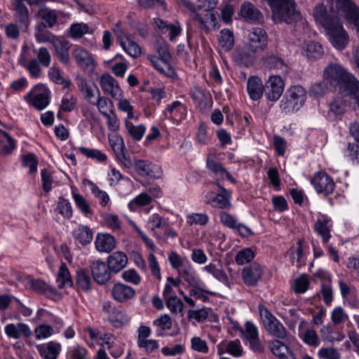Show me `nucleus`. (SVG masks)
Instances as JSON below:
<instances>
[{
    "mask_svg": "<svg viewBox=\"0 0 359 359\" xmlns=\"http://www.w3.org/2000/svg\"><path fill=\"white\" fill-rule=\"evenodd\" d=\"M89 32V26L83 22L72 24L69 29V36L73 39H81Z\"/></svg>",
    "mask_w": 359,
    "mask_h": 359,
    "instance_id": "obj_45",
    "label": "nucleus"
},
{
    "mask_svg": "<svg viewBox=\"0 0 359 359\" xmlns=\"http://www.w3.org/2000/svg\"><path fill=\"white\" fill-rule=\"evenodd\" d=\"M323 53V49L321 45L315 41L308 43L305 49V55L311 59H318Z\"/></svg>",
    "mask_w": 359,
    "mask_h": 359,
    "instance_id": "obj_51",
    "label": "nucleus"
},
{
    "mask_svg": "<svg viewBox=\"0 0 359 359\" xmlns=\"http://www.w3.org/2000/svg\"><path fill=\"white\" fill-rule=\"evenodd\" d=\"M115 243L114 238L109 233H98L96 236L95 245L99 252H111L115 248Z\"/></svg>",
    "mask_w": 359,
    "mask_h": 359,
    "instance_id": "obj_26",
    "label": "nucleus"
},
{
    "mask_svg": "<svg viewBox=\"0 0 359 359\" xmlns=\"http://www.w3.org/2000/svg\"><path fill=\"white\" fill-rule=\"evenodd\" d=\"M186 106L180 101H175L167 105L163 115L169 119L174 118L175 117L184 118L186 116Z\"/></svg>",
    "mask_w": 359,
    "mask_h": 359,
    "instance_id": "obj_29",
    "label": "nucleus"
},
{
    "mask_svg": "<svg viewBox=\"0 0 359 359\" xmlns=\"http://www.w3.org/2000/svg\"><path fill=\"white\" fill-rule=\"evenodd\" d=\"M15 20L20 23L22 32H27L29 25V11L25 5L21 2L17 3L13 15Z\"/></svg>",
    "mask_w": 359,
    "mask_h": 359,
    "instance_id": "obj_25",
    "label": "nucleus"
},
{
    "mask_svg": "<svg viewBox=\"0 0 359 359\" xmlns=\"http://www.w3.org/2000/svg\"><path fill=\"white\" fill-rule=\"evenodd\" d=\"M178 273L191 287H198L202 283L191 264L181 269Z\"/></svg>",
    "mask_w": 359,
    "mask_h": 359,
    "instance_id": "obj_33",
    "label": "nucleus"
},
{
    "mask_svg": "<svg viewBox=\"0 0 359 359\" xmlns=\"http://www.w3.org/2000/svg\"><path fill=\"white\" fill-rule=\"evenodd\" d=\"M219 42L224 50H230L234 44L233 32L228 29H222L220 32Z\"/></svg>",
    "mask_w": 359,
    "mask_h": 359,
    "instance_id": "obj_46",
    "label": "nucleus"
},
{
    "mask_svg": "<svg viewBox=\"0 0 359 359\" xmlns=\"http://www.w3.org/2000/svg\"><path fill=\"white\" fill-rule=\"evenodd\" d=\"M78 151L85 156L93 159H96L99 162H104L107 159L105 154L95 149H89L84 147L78 148Z\"/></svg>",
    "mask_w": 359,
    "mask_h": 359,
    "instance_id": "obj_47",
    "label": "nucleus"
},
{
    "mask_svg": "<svg viewBox=\"0 0 359 359\" xmlns=\"http://www.w3.org/2000/svg\"><path fill=\"white\" fill-rule=\"evenodd\" d=\"M168 261L172 268L177 272L190 264L187 257L180 256L175 251L170 252L168 255Z\"/></svg>",
    "mask_w": 359,
    "mask_h": 359,
    "instance_id": "obj_41",
    "label": "nucleus"
},
{
    "mask_svg": "<svg viewBox=\"0 0 359 359\" xmlns=\"http://www.w3.org/2000/svg\"><path fill=\"white\" fill-rule=\"evenodd\" d=\"M218 187L222 191V194H216L214 192H208L205 195V201L212 207L217 208H227L231 206L229 196L226 189L217 183Z\"/></svg>",
    "mask_w": 359,
    "mask_h": 359,
    "instance_id": "obj_16",
    "label": "nucleus"
},
{
    "mask_svg": "<svg viewBox=\"0 0 359 359\" xmlns=\"http://www.w3.org/2000/svg\"><path fill=\"white\" fill-rule=\"evenodd\" d=\"M110 323L115 327H121L127 325L130 318L123 309L118 307H113L108 317Z\"/></svg>",
    "mask_w": 359,
    "mask_h": 359,
    "instance_id": "obj_28",
    "label": "nucleus"
},
{
    "mask_svg": "<svg viewBox=\"0 0 359 359\" xmlns=\"http://www.w3.org/2000/svg\"><path fill=\"white\" fill-rule=\"evenodd\" d=\"M311 184L318 194L324 196L333 193L335 188L333 179L325 172L315 173L311 180Z\"/></svg>",
    "mask_w": 359,
    "mask_h": 359,
    "instance_id": "obj_7",
    "label": "nucleus"
},
{
    "mask_svg": "<svg viewBox=\"0 0 359 359\" xmlns=\"http://www.w3.org/2000/svg\"><path fill=\"white\" fill-rule=\"evenodd\" d=\"M331 219L325 215H321L314 225L315 231L322 237L323 243L328 242L330 238Z\"/></svg>",
    "mask_w": 359,
    "mask_h": 359,
    "instance_id": "obj_27",
    "label": "nucleus"
},
{
    "mask_svg": "<svg viewBox=\"0 0 359 359\" xmlns=\"http://www.w3.org/2000/svg\"><path fill=\"white\" fill-rule=\"evenodd\" d=\"M241 15L246 20L255 23L262 22L264 18L260 11L249 1H245L241 4Z\"/></svg>",
    "mask_w": 359,
    "mask_h": 359,
    "instance_id": "obj_21",
    "label": "nucleus"
},
{
    "mask_svg": "<svg viewBox=\"0 0 359 359\" xmlns=\"http://www.w3.org/2000/svg\"><path fill=\"white\" fill-rule=\"evenodd\" d=\"M318 355L323 359H340L341 355L334 348H321L318 350Z\"/></svg>",
    "mask_w": 359,
    "mask_h": 359,
    "instance_id": "obj_63",
    "label": "nucleus"
},
{
    "mask_svg": "<svg viewBox=\"0 0 359 359\" xmlns=\"http://www.w3.org/2000/svg\"><path fill=\"white\" fill-rule=\"evenodd\" d=\"M93 280L99 285H105L111 279V273L108 265L104 262L97 260L90 265Z\"/></svg>",
    "mask_w": 359,
    "mask_h": 359,
    "instance_id": "obj_13",
    "label": "nucleus"
},
{
    "mask_svg": "<svg viewBox=\"0 0 359 359\" xmlns=\"http://www.w3.org/2000/svg\"><path fill=\"white\" fill-rule=\"evenodd\" d=\"M76 283L79 290L88 292L92 290L93 280L86 269H79L77 270Z\"/></svg>",
    "mask_w": 359,
    "mask_h": 359,
    "instance_id": "obj_32",
    "label": "nucleus"
},
{
    "mask_svg": "<svg viewBox=\"0 0 359 359\" xmlns=\"http://www.w3.org/2000/svg\"><path fill=\"white\" fill-rule=\"evenodd\" d=\"M191 347L194 351L204 354L209 351L207 342L198 337H194L191 339Z\"/></svg>",
    "mask_w": 359,
    "mask_h": 359,
    "instance_id": "obj_62",
    "label": "nucleus"
},
{
    "mask_svg": "<svg viewBox=\"0 0 359 359\" xmlns=\"http://www.w3.org/2000/svg\"><path fill=\"white\" fill-rule=\"evenodd\" d=\"M226 351L235 358H239L243 354V348L239 339H235L228 342Z\"/></svg>",
    "mask_w": 359,
    "mask_h": 359,
    "instance_id": "obj_55",
    "label": "nucleus"
},
{
    "mask_svg": "<svg viewBox=\"0 0 359 359\" xmlns=\"http://www.w3.org/2000/svg\"><path fill=\"white\" fill-rule=\"evenodd\" d=\"M125 125L128 133L133 140L139 141L142 139L146 130V128L144 125L135 126L133 123L128 121L126 122Z\"/></svg>",
    "mask_w": 359,
    "mask_h": 359,
    "instance_id": "obj_50",
    "label": "nucleus"
},
{
    "mask_svg": "<svg viewBox=\"0 0 359 359\" xmlns=\"http://www.w3.org/2000/svg\"><path fill=\"white\" fill-rule=\"evenodd\" d=\"M203 269L207 271L208 273L212 275L214 278H215L217 280H218L219 282L222 283L223 284L226 285H229V280L227 276V275L225 273V272L221 269L217 267V266L214 264H210L207 266H205Z\"/></svg>",
    "mask_w": 359,
    "mask_h": 359,
    "instance_id": "obj_42",
    "label": "nucleus"
},
{
    "mask_svg": "<svg viewBox=\"0 0 359 359\" xmlns=\"http://www.w3.org/2000/svg\"><path fill=\"white\" fill-rule=\"evenodd\" d=\"M263 272L262 266L257 262H254L242 269V280L248 286H256L261 279Z\"/></svg>",
    "mask_w": 359,
    "mask_h": 359,
    "instance_id": "obj_11",
    "label": "nucleus"
},
{
    "mask_svg": "<svg viewBox=\"0 0 359 359\" xmlns=\"http://www.w3.org/2000/svg\"><path fill=\"white\" fill-rule=\"evenodd\" d=\"M255 258V253L250 248L238 251L235 257V262L238 265L250 263Z\"/></svg>",
    "mask_w": 359,
    "mask_h": 359,
    "instance_id": "obj_49",
    "label": "nucleus"
},
{
    "mask_svg": "<svg viewBox=\"0 0 359 359\" xmlns=\"http://www.w3.org/2000/svg\"><path fill=\"white\" fill-rule=\"evenodd\" d=\"M268 43V36L266 31L261 27L252 28L248 35L245 50L236 55L238 60L244 62L245 59L251 60L254 55L263 51Z\"/></svg>",
    "mask_w": 359,
    "mask_h": 359,
    "instance_id": "obj_2",
    "label": "nucleus"
},
{
    "mask_svg": "<svg viewBox=\"0 0 359 359\" xmlns=\"http://www.w3.org/2000/svg\"><path fill=\"white\" fill-rule=\"evenodd\" d=\"M265 65L269 69L279 70L283 73L287 72L288 67L283 59L279 57L271 55L266 58Z\"/></svg>",
    "mask_w": 359,
    "mask_h": 359,
    "instance_id": "obj_44",
    "label": "nucleus"
},
{
    "mask_svg": "<svg viewBox=\"0 0 359 359\" xmlns=\"http://www.w3.org/2000/svg\"><path fill=\"white\" fill-rule=\"evenodd\" d=\"M207 168L218 178L224 179L227 170L214 156H208L206 161Z\"/></svg>",
    "mask_w": 359,
    "mask_h": 359,
    "instance_id": "obj_36",
    "label": "nucleus"
},
{
    "mask_svg": "<svg viewBox=\"0 0 359 359\" xmlns=\"http://www.w3.org/2000/svg\"><path fill=\"white\" fill-rule=\"evenodd\" d=\"M67 356L69 359H90L88 350L78 344L69 348Z\"/></svg>",
    "mask_w": 359,
    "mask_h": 359,
    "instance_id": "obj_48",
    "label": "nucleus"
},
{
    "mask_svg": "<svg viewBox=\"0 0 359 359\" xmlns=\"http://www.w3.org/2000/svg\"><path fill=\"white\" fill-rule=\"evenodd\" d=\"M38 15L44 20L48 28H53L57 24V18L64 15V12L43 6L39 9Z\"/></svg>",
    "mask_w": 359,
    "mask_h": 359,
    "instance_id": "obj_23",
    "label": "nucleus"
},
{
    "mask_svg": "<svg viewBox=\"0 0 359 359\" xmlns=\"http://www.w3.org/2000/svg\"><path fill=\"white\" fill-rule=\"evenodd\" d=\"M72 55L77 65L85 70H93L96 64L91 54L81 46H76L72 51Z\"/></svg>",
    "mask_w": 359,
    "mask_h": 359,
    "instance_id": "obj_15",
    "label": "nucleus"
},
{
    "mask_svg": "<svg viewBox=\"0 0 359 359\" xmlns=\"http://www.w3.org/2000/svg\"><path fill=\"white\" fill-rule=\"evenodd\" d=\"M323 76L327 82L335 88L338 87L341 92H344L355 77L338 64L328 65L325 69Z\"/></svg>",
    "mask_w": 359,
    "mask_h": 359,
    "instance_id": "obj_4",
    "label": "nucleus"
},
{
    "mask_svg": "<svg viewBox=\"0 0 359 359\" xmlns=\"http://www.w3.org/2000/svg\"><path fill=\"white\" fill-rule=\"evenodd\" d=\"M238 330L245 336L247 340L259 336L257 327L250 321H247L245 323L244 328L240 327Z\"/></svg>",
    "mask_w": 359,
    "mask_h": 359,
    "instance_id": "obj_58",
    "label": "nucleus"
},
{
    "mask_svg": "<svg viewBox=\"0 0 359 359\" xmlns=\"http://www.w3.org/2000/svg\"><path fill=\"white\" fill-rule=\"evenodd\" d=\"M120 45L124 50L133 57H137L141 54V49L138 44L129 38H126V40L121 42Z\"/></svg>",
    "mask_w": 359,
    "mask_h": 359,
    "instance_id": "obj_53",
    "label": "nucleus"
},
{
    "mask_svg": "<svg viewBox=\"0 0 359 359\" xmlns=\"http://www.w3.org/2000/svg\"><path fill=\"white\" fill-rule=\"evenodd\" d=\"M135 290L130 286L121 283H115L111 290V297L118 303H126L135 296Z\"/></svg>",
    "mask_w": 359,
    "mask_h": 359,
    "instance_id": "obj_14",
    "label": "nucleus"
},
{
    "mask_svg": "<svg viewBox=\"0 0 359 359\" xmlns=\"http://www.w3.org/2000/svg\"><path fill=\"white\" fill-rule=\"evenodd\" d=\"M185 8L191 12V18L194 20L197 21L200 23V27L201 29H208V26H215L217 21V15L213 11H206L204 17H202L199 13H196V8L194 4L190 1H184Z\"/></svg>",
    "mask_w": 359,
    "mask_h": 359,
    "instance_id": "obj_10",
    "label": "nucleus"
},
{
    "mask_svg": "<svg viewBox=\"0 0 359 359\" xmlns=\"http://www.w3.org/2000/svg\"><path fill=\"white\" fill-rule=\"evenodd\" d=\"M18 64L28 71L31 77L34 79L41 77V64L36 59H32L27 61L25 55H21L18 59Z\"/></svg>",
    "mask_w": 359,
    "mask_h": 359,
    "instance_id": "obj_30",
    "label": "nucleus"
},
{
    "mask_svg": "<svg viewBox=\"0 0 359 359\" xmlns=\"http://www.w3.org/2000/svg\"><path fill=\"white\" fill-rule=\"evenodd\" d=\"M268 346L272 354L278 359H296L291 348L278 339L269 341Z\"/></svg>",
    "mask_w": 359,
    "mask_h": 359,
    "instance_id": "obj_17",
    "label": "nucleus"
},
{
    "mask_svg": "<svg viewBox=\"0 0 359 359\" xmlns=\"http://www.w3.org/2000/svg\"><path fill=\"white\" fill-rule=\"evenodd\" d=\"M284 88V81L280 76H271L265 83V95L271 102L277 101L282 95Z\"/></svg>",
    "mask_w": 359,
    "mask_h": 359,
    "instance_id": "obj_8",
    "label": "nucleus"
},
{
    "mask_svg": "<svg viewBox=\"0 0 359 359\" xmlns=\"http://www.w3.org/2000/svg\"><path fill=\"white\" fill-rule=\"evenodd\" d=\"M72 196L76 205L83 214H92L90 205L83 196L74 191H72Z\"/></svg>",
    "mask_w": 359,
    "mask_h": 359,
    "instance_id": "obj_57",
    "label": "nucleus"
},
{
    "mask_svg": "<svg viewBox=\"0 0 359 359\" xmlns=\"http://www.w3.org/2000/svg\"><path fill=\"white\" fill-rule=\"evenodd\" d=\"M299 337L307 345L317 347L320 344V339L317 332L313 329H307L299 333Z\"/></svg>",
    "mask_w": 359,
    "mask_h": 359,
    "instance_id": "obj_43",
    "label": "nucleus"
},
{
    "mask_svg": "<svg viewBox=\"0 0 359 359\" xmlns=\"http://www.w3.org/2000/svg\"><path fill=\"white\" fill-rule=\"evenodd\" d=\"M36 348L43 359H57L62 350V346L57 341H50L36 345Z\"/></svg>",
    "mask_w": 359,
    "mask_h": 359,
    "instance_id": "obj_18",
    "label": "nucleus"
},
{
    "mask_svg": "<svg viewBox=\"0 0 359 359\" xmlns=\"http://www.w3.org/2000/svg\"><path fill=\"white\" fill-rule=\"evenodd\" d=\"M306 100V90L301 86L289 88L280 102L282 112L288 114L298 111Z\"/></svg>",
    "mask_w": 359,
    "mask_h": 359,
    "instance_id": "obj_3",
    "label": "nucleus"
},
{
    "mask_svg": "<svg viewBox=\"0 0 359 359\" xmlns=\"http://www.w3.org/2000/svg\"><path fill=\"white\" fill-rule=\"evenodd\" d=\"M148 59L159 73L165 76H171L174 72L169 61L160 60L158 57L152 55H148Z\"/></svg>",
    "mask_w": 359,
    "mask_h": 359,
    "instance_id": "obj_35",
    "label": "nucleus"
},
{
    "mask_svg": "<svg viewBox=\"0 0 359 359\" xmlns=\"http://www.w3.org/2000/svg\"><path fill=\"white\" fill-rule=\"evenodd\" d=\"M344 93L353 95L356 102L359 104V81L355 76L353 79L348 87H346Z\"/></svg>",
    "mask_w": 359,
    "mask_h": 359,
    "instance_id": "obj_64",
    "label": "nucleus"
},
{
    "mask_svg": "<svg viewBox=\"0 0 359 359\" xmlns=\"http://www.w3.org/2000/svg\"><path fill=\"white\" fill-rule=\"evenodd\" d=\"M57 210L65 218L69 219L72 217L73 211L72 205L67 199L65 198L62 196H60L58 198Z\"/></svg>",
    "mask_w": 359,
    "mask_h": 359,
    "instance_id": "obj_52",
    "label": "nucleus"
},
{
    "mask_svg": "<svg viewBox=\"0 0 359 359\" xmlns=\"http://www.w3.org/2000/svg\"><path fill=\"white\" fill-rule=\"evenodd\" d=\"M47 27L48 26H46L44 22H41L36 26L34 36L39 43L50 42L51 43V41L53 38L57 37V36L53 35L48 30Z\"/></svg>",
    "mask_w": 359,
    "mask_h": 359,
    "instance_id": "obj_38",
    "label": "nucleus"
},
{
    "mask_svg": "<svg viewBox=\"0 0 359 359\" xmlns=\"http://www.w3.org/2000/svg\"><path fill=\"white\" fill-rule=\"evenodd\" d=\"M4 331L9 338L15 339H18L22 337L28 338L32 334V332L29 326L22 323L8 324L5 326Z\"/></svg>",
    "mask_w": 359,
    "mask_h": 359,
    "instance_id": "obj_19",
    "label": "nucleus"
},
{
    "mask_svg": "<svg viewBox=\"0 0 359 359\" xmlns=\"http://www.w3.org/2000/svg\"><path fill=\"white\" fill-rule=\"evenodd\" d=\"M121 278L126 282L135 285H137L141 283V277L137 273V271L133 269L124 271L121 273Z\"/></svg>",
    "mask_w": 359,
    "mask_h": 359,
    "instance_id": "obj_61",
    "label": "nucleus"
},
{
    "mask_svg": "<svg viewBox=\"0 0 359 359\" xmlns=\"http://www.w3.org/2000/svg\"><path fill=\"white\" fill-rule=\"evenodd\" d=\"M313 16L325 28L331 44L337 50H344L349 42V36L340 19L334 13L328 12L323 4L316 6Z\"/></svg>",
    "mask_w": 359,
    "mask_h": 359,
    "instance_id": "obj_1",
    "label": "nucleus"
},
{
    "mask_svg": "<svg viewBox=\"0 0 359 359\" xmlns=\"http://www.w3.org/2000/svg\"><path fill=\"white\" fill-rule=\"evenodd\" d=\"M134 169L143 177L158 178L161 175V169L148 160L134 159Z\"/></svg>",
    "mask_w": 359,
    "mask_h": 359,
    "instance_id": "obj_9",
    "label": "nucleus"
},
{
    "mask_svg": "<svg viewBox=\"0 0 359 359\" xmlns=\"http://www.w3.org/2000/svg\"><path fill=\"white\" fill-rule=\"evenodd\" d=\"M259 311L266 330L277 339H285L287 330L283 325L264 306H259Z\"/></svg>",
    "mask_w": 359,
    "mask_h": 359,
    "instance_id": "obj_5",
    "label": "nucleus"
},
{
    "mask_svg": "<svg viewBox=\"0 0 359 359\" xmlns=\"http://www.w3.org/2000/svg\"><path fill=\"white\" fill-rule=\"evenodd\" d=\"M190 95L194 104L201 109L210 107V95H206L203 90L198 87H194L191 89Z\"/></svg>",
    "mask_w": 359,
    "mask_h": 359,
    "instance_id": "obj_34",
    "label": "nucleus"
},
{
    "mask_svg": "<svg viewBox=\"0 0 359 359\" xmlns=\"http://www.w3.org/2000/svg\"><path fill=\"white\" fill-rule=\"evenodd\" d=\"M310 282L306 275H301L295 279L294 290L296 293H304L309 288Z\"/></svg>",
    "mask_w": 359,
    "mask_h": 359,
    "instance_id": "obj_60",
    "label": "nucleus"
},
{
    "mask_svg": "<svg viewBox=\"0 0 359 359\" xmlns=\"http://www.w3.org/2000/svg\"><path fill=\"white\" fill-rule=\"evenodd\" d=\"M56 282L59 288H62L66 286L72 287L73 285V281L71 278L69 271L65 263H62L60 266Z\"/></svg>",
    "mask_w": 359,
    "mask_h": 359,
    "instance_id": "obj_40",
    "label": "nucleus"
},
{
    "mask_svg": "<svg viewBox=\"0 0 359 359\" xmlns=\"http://www.w3.org/2000/svg\"><path fill=\"white\" fill-rule=\"evenodd\" d=\"M95 88H96L97 93V99L93 103V105H95L97 107L99 112L103 115H107L109 113H112L114 111V104L113 102L108 97L100 95V92L98 88L94 85Z\"/></svg>",
    "mask_w": 359,
    "mask_h": 359,
    "instance_id": "obj_31",
    "label": "nucleus"
},
{
    "mask_svg": "<svg viewBox=\"0 0 359 359\" xmlns=\"http://www.w3.org/2000/svg\"><path fill=\"white\" fill-rule=\"evenodd\" d=\"M110 146L116 156L126 151V147L123 138L117 135H112L109 138Z\"/></svg>",
    "mask_w": 359,
    "mask_h": 359,
    "instance_id": "obj_59",
    "label": "nucleus"
},
{
    "mask_svg": "<svg viewBox=\"0 0 359 359\" xmlns=\"http://www.w3.org/2000/svg\"><path fill=\"white\" fill-rule=\"evenodd\" d=\"M55 51V55L60 62L65 65L70 63L69 49L71 44L69 41L62 37H54L51 41Z\"/></svg>",
    "mask_w": 359,
    "mask_h": 359,
    "instance_id": "obj_12",
    "label": "nucleus"
},
{
    "mask_svg": "<svg viewBox=\"0 0 359 359\" xmlns=\"http://www.w3.org/2000/svg\"><path fill=\"white\" fill-rule=\"evenodd\" d=\"M75 239L81 244L85 245L90 243L93 237L92 230L87 226H79L74 231Z\"/></svg>",
    "mask_w": 359,
    "mask_h": 359,
    "instance_id": "obj_37",
    "label": "nucleus"
},
{
    "mask_svg": "<svg viewBox=\"0 0 359 359\" xmlns=\"http://www.w3.org/2000/svg\"><path fill=\"white\" fill-rule=\"evenodd\" d=\"M15 147V140L6 132L0 130V154H10Z\"/></svg>",
    "mask_w": 359,
    "mask_h": 359,
    "instance_id": "obj_39",
    "label": "nucleus"
},
{
    "mask_svg": "<svg viewBox=\"0 0 359 359\" xmlns=\"http://www.w3.org/2000/svg\"><path fill=\"white\" fill-rule=\"evenodd\" d=\"M329 108V113L337 117L344 113L346 104L342 99L337 98L330 103Z\"/></svg>",
    "mask_w": 359,
    "mask_h": 359,
    "instance_id": "obj_56",
    "label": "nucleus"
},
{
    "mask_svg": "<svg viewBox=\"0 0 359 359\" xmlns=\"http://www.w3.org/2000/svg\"><path fill=\"white\" fill-rule=\"evenodd\" d=\"M100 86L104 92L109 93L113 98L118 99L122 91L118 81L109 74H104L100 79Z\"/></svg>",
    "mask_w": 359,
    "mask_h": 359,
    "instance_id": "obj_20",
    "label": "nucleus"
},
{
    "mask_svg": "<svg viewBox=\"0 0 359 359\" xmlns=\"http://www.w3.org/2000/svg\"><path fill=\"white\" fill-rule=\"evenodd\" d=\"M49 90L43 85H36L25 96V99L35 109L42 110L49 104Z\"/></svg>",
    "mask_w": 359,
    "mask_h": 359,
    "instance_id": "obj_6",
    "label": "nucleus"
},
{
    "mask_svg": "<svg viewBox=\"0 0 359 359\" xmlns=\"http://www.w3.org/2000/svg\"><path fill=\"white\" fill-rule=\"evenodd\" d=\"M153 324L161 330L160 332H157V336L162 337L164 335L162 331L172 327V320L168 315L165 314L156 319Z\"/></svg>",
    "mask_w": 359,
    "mask_h": 359,
    "instance_id": "obj_54",
    "label": "nucleus"
},
{
    "mask_svg": "<svg viewBox=\"0 0 359 359\" xmlns=\"http://www.w3.org/2000/svg\"><path fill=\"white\" fill-rule=\"evenodd\" d=\"M128 264V257L122 252H115L107 258V265L110 271L114 273L120 272Z\"/></svg>",
    "mask_w": 359,
    "mask_h": 359,
    "instance_id": "obj_22",
    "label": "nucleus"
},
{
    "mask_svg": "<svg viewBox=\"0 0 359 359\" xmlns=\"http://www.w3.org/2000/svg\"><path fill=\"white\" fill-rule=\"evenodd\" d=\"M247 90L252 100H259L264 91V86L262 79L258 76H250L248 80Z\"/></svg>",
    "mask_w": 359,
    "mask_h": 359,
    "instance_id": "obj_24",
    "label": "nucleus"
}]
</instances>
